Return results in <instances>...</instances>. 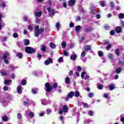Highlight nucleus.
<instances>
[{"instance_id":"f257e3e1","label":"nucleus","mask_w":124,"mask_h":124,"mask_svg":"<svg viewBox=\"0 0 124 124\" xmlns=\"http://www.w3.org/2000/svg\"><path fill=\"white\" fill-rule=\"evenodd\" d=\"M47 3L50 6V7L47 8V10L49 13V16H54L55 14V9H54L53 7L55 6V1H52L51 0H48Z\"/></svg>"},{"instance_id":"f03ea898","label":"nucleus","mask_w":124,"mask_h":124,"mask_svg":"<svg viewBox=\"0 0 124 124\" xmlns=\"http://www.w3.org/2000/svg\"><path fill=\"white\" fill-rule=\"evenodd\" d=\"M34 34L36 37H38V35H39V34H41V33H42V32L44 31V28L39 29V26L38 25L35 26L34 27Z\"/></svg>"},{"instance_id":"7ed1b4c3","label":"nucleus","mask_w":124,"mask_h":124,"mask_svg":"<svg viewBox=\"0 0 124 124\" xmlns=\"http://www.w3.org/2000/svg\"><path fill=\"white\" fill-rule=\"evenodd\" d=\"M25 50L26 53H27V54H33L36 52V50L34 49V48L30 46H26Z\"/></svg>"},{"instance_id":"20e7f679","label":"nucleus","mask_w":124,"mask_h":124,"mask_svg":"<svg viewBox=\"0 0 124 124\" xmlns=\"http://www.w3.org/2000/svg\"><path fill=\"white\" fill-rule=\"evenodd\" d=\"M45 91L46 93H50V92L52 91V89H53V87L50 86V83L49 82H47L45 84Z\"/></svg>"},{"instance_id":"39448f33","label":"nucleus","mask_w":124,"mask_h":124,"mask_svg":"<svg viewBox=\"0 0 124 124\" xmlns=\"http://www.w3.org/2000/svg\"><path fill=\"white\" fill-rule=\"evenodd\" d=\"M25 116L26 118H33L34 117V113L31 111H26Z\"/></svg>"},{"instance_id":"423d86ee","label":"nucleus","mask_w":124,"mask_h":124,"mask_svg":"<svg viewBox=\"0 0 124 124\" xmlns=\"http://www.w3.org/2000/svg\"><path fill=\"white\" fill-rule=\"evenodd\" d=\"M76 2V0H69L68 1V5H69V6H73Z\"/></svg>"},{"instance_id":"0eeeda50","label":"nucleus","mask_w":124,"mask_h":124,"mask_svg":"<svg viewBox=\"0 0 124 124\" xmlns=\"http://www.w3.org/2000/svg\"><path fill=\"white\" fill-rule=\"evenodd\" d=\"M115 31L117 33H120L123 31V29L121 27L119 26L116 28Z\"/></svg>"},{"instance_id":"6e6552de","label":"nucleus","mask_w":124,"mask_h":124,"mask_svg":"<svg viewBox=\"0 0 124 124\" xmlns=\"http://www.w3.org/2000/svg\"><path fill=\"white\" fill-rule=\"evenodd\" d=\"M52 61H53L52 58H49L45 62V64H46V65H48V64H50V63H51V62H52Z\"/></svg>"},{"instance_id":"1a4fd4ad","label":"nucleus","mask_w":124,"mask_h":124,"mask_svg":"<svg viewBox=\"0 0 124 124\" xmlns=\"http://www.w3.org/2000/svg\"><path fill=\"white\" fill-rule=\"evenodd\" d=\"M62 109L64 113H67V112H68V107H67L66 105L63 106L62 108Z\"/></svg>"},{"instance_id":"9d476101","label":"nucleus","mask_w":124,"mask_h":124,"mask_svg":"<svg viewBox=\"0 0 124 124\" xmlns=\"http://www.w3.org/2000/svg\"><path fill=\"white\" fill-rule=\"evenodd\" d=\"M16 91L19 94H21V93H22V87H21V86H17Z\"/></svg>"},{"instance_id":"9b49d317","label":"nucleus","mask_w":124,"mask_h":124,"mask_svg":"<svg viewBox=\"0 0 124 124\" xmlns=\"http://www.w3.org/2000/svg\"><path fill=\"white\" fill-rule=\"evenodd\" d=\"M34 15L36 17H40L42 15V12H36L34 13Z\"/></svg>"},{"instance_id":"f8f14e48","label":"nucleus","mask_w":124,"mask_h":124,"mask_svg":"<svg viewBox=\"0 0 124 124\" xmlns=\"http://www.w3.org/2000/svg\"><path fill=\"white\" fill-rule=\"evenodd\" d=\"M10 55V54H9L8 52L5 53L3 56V60H6L7 57H9Z\"/></svg>"},{"instance_id":"ddd939ff","label":"nucleus","mask_w":124,"mask_h":124,"mask_svg":"<svg viewBox=\"0 0 124 124\" xmlns=\"http://www.w3.org/2000/svg\"><path fill=\"white\" fill-rule=\"evenodd\" d=\"M23 20L25 22H31V18H29L27 16H23Z\"/></svg>"},{"instance_id":"4468645a","label":"nucleus","mask_w":124,"mask_h":124,"mask_svg":"<svg viewBox=\"0 0 124 124\" xmlns=\"http://www.w3.org/2000/svg\"><path fill=\"white\" fill-rule=\"evenodd\" d=\"M74 96V92H71L68 94V97L69 98H71V97H73Z\"/></svg>"},{"instance_id":"2eb2a0df","label":"nucleus","mask_w":124,"mask_h":124,"mask_svg":"<svg viewBox=\"0 0 124 124\" xmlns=\"http://www.w3.org/2000/svg\"><path fill=\"white\" fill-rule=\"evenodd\" d=\"M65 82L66 84H70V78L68 77H66L65 78Z\"/></svg>"},{"instance_id":"dca6fc26","label":"nucleus","mask_w":124,"mask_h":124,"mask_svg":"<svg viewBox=\"0 0 124 124\" xmlns=\"http://www.w3.org/2000/svg\"><path fill=\"white\" fill-rule=\"evenodd\" d=\"M0 73L1 75V76H6V75H7V71L4 70V71H0Z\"/></svg>"},{"instance_id":"f3484780","label":"nucleus","mask_w":124,"mask_h":124,"mask_svg":"<svg viewBox=\"0 0 124 124\" xmlns=\"http://www.w3.org/2000/svg\"><path fill=\"white\" fill-rule=\"evenodd\" d=\"M76 59H77V55L75 54L73 55L70 57V59L72 60V61H76Z\"/></svg>"},{"instance_id":"a211bd4d","label":"nucleus","mask_w":124,"mask_h":124,"mask_svg":"<svg viewBox=\"0 0 124 124\" xmlns=\"http://www.w3.org/2000/svg\"><path fill=\"white\" fill-rule=\"evenodd\" d=\"M92 47L91 46H86L84 47V49L85 51H90V50H91Z\"/></svg>"},{"instance_id":"6ab92c4d","label":"nucleus","mask_w":124,"mask_h":124,"mask_svg":"<svg viewBox=\"0 0 124 124\" xmlns=\"http://www.w3.org/2000/svg\"><path fill=\"white\" fill-rule=\"evenodd\" d=\"M24 45L25 46H28V45H29L30 44V40H24Z\"/></svg>"},{"instance_id":"aec40b11","label":"nucleus","mask_w":124,"mask_h":124,"mask_svg":"<svg viewBox=\"0 0 124 124\" xmlns=\"http://www.w3.org/2000/svg\"><path fill=\"white\" fill-rule=\"evenodd\" d=\"M110 91H113V90H114V89H115V85L114 84H111L108 87Z\"/></svg>"},{"instance_id":"412c9836","label":"nucleus","mask_w":124,"mask_h":124,"mask_svg":"<svg viewBox=\"0 0 124 124\" xmlns=\"http://www.w3.org/2000/svg\"><path fill=\"white\" fill-rule=\"evenodd\" d=\"M122 70H123V69L122 68H121V67H119V68H118L117 69H116V73H121V72H122Z\"/></svg>"},{"instance_id":"4be33fe9","label":"nucleus","mask_w":124,"mask_h":124,"mask_svg":"<svg viewBox=\"0 0 124 124\" xmlns=\"http://www.w3.org/2000/svg\"><path fill=\"white\" fill-rule=\"evenodd\" d=\"M12 82V80L11 79H7L4 80V84L5 85H6L7 84H10Z\"/></svg>"},{"instance_id":"5701e85b","label":"nucleus","mask_w":124,"mask_h":124,"mask_svg":"<svg viewBox=\"0 0 124 124\" xmlns=\"http://www.w3.org/2000/svg\"><path fill=\"white\" fill-rule=\"evenodd\" d=\"M16 56L18 57L19 59H22V57H23V54L21 52L17 53L16 54Z\"/></svg>"},{"instance_id":"b1692460","label":"nucleus","mask_w":124,"mask_h":124,"mask_svg":"<svg viewBox=\"0 0 124 124\" xmlns=\"http://www.w3.org/2000/svg\"><path fill=\"white\" fill-rule=\"evenodd\" d=\"M97 88L98 90H103V86L101 84H98L97 85Z\"/></svg>"},{"instance_id":"393cba45","label":"nucleus","mask_w":124,"mask_h":124,"mask_svg":"<svg viewBox=\"0 0 124 124\" xmlns=\"http://www.w3.org/2000/svg\"><path fill=\"white\" fill-rule=\"evenodd\" d=\"M37 92V89H31V93H33V94H36Z\"/></svg>"},{"instance_id":"a878e982","label":"nucleus","mask_w":124,"mask_h":124,"mask_svg":"<svg viewBox=\"0 0 124 124\" xmlns=\"http://www.w3.org/2000/svg\"><path fill=\"white\" fill-rule=\"evenodd\" d=\"M17 119L19 120H21L22 119V114L20 113H17Z\"/></svg>"},{"instance_id":"bb28decb","label":"nucleus","mask_w":124,"mask_h":124,"mask_svg":"<svg viewBox=\"0 0 124 124\" xmlns=\"http://www.w3.org/2000/svg\"><path fill=\"white\" fill-rule=\"evenodd\" d=\"M50 47H51V49H55L56 48V45L54 43H50Z\"/></svg>"},{"instance_id":"cd10ccee","label":"nucleus","mask_w":124,"mask_h":124,"mask_svg":"<svg viewBox=\"0 0 124 124\" xmlns=\"http://www.w3.org/2000/svg\"><path fill=\"white\" fill-rule=\"evenodd\" d=\"M35 22L36 24L38 25V24H40V19L38 18H36L35 19Z\"/></svg>"},{"instance_id":"c85d7f7f","label":"nucleus","mask_w":124,"mask_h":124,"mask_svg":"<svg viewBox=\"0 0 124 124\" xmlns=\"http://www.w3.org/2000/svg\"><path fill=\"white\" fill-rule=\"evenodd\" d=\"M2 120L4 122H6L8 120V118H7V116L2 117Z\"/></svg>"},{"instance_id":"c756f323","label":"nucleus","mask_w":124,"mask_h":124,"mask_svg":"<svg viewBox=\"0 0 124 124\" xmlns=\"http://www.w3.org/2000/svg\"><path fill=\"white\" fill-rule=\"evenodd\" d=\"M84 124H91V120H90L89 119H86L84 122Z\"/></svg>"},{"instance_id":"7c9ffc66","label":"nucleus","mask_w":124,"mask_h":124,"mask_svg":"<svg viewBox=\"0 0 124 124\" xmlns=\"http://www.w3.org/2000/svg\"><path fill=\"white\" fill-rule=\"evenodd\" d=\"M62 48H65L66 47V43L65 42H62Z\"/></svg>"},{"instance_id":"2f4dec72","label":"nucleus","mask_w":124,"mask_h":124,"mask_svg":"<svg viewBox=\"0 0 124 124\" xmlns=\"http://www.w3.org/2000/svg\"><path fill=\"white\" fill-rule=\"evenodd\" d=\"M80 30H81V26L80 25H78L76 27V31H79Z\"/></svg>"},{"instance_id":"473e14b6","label":"nucleus","mask_w":124,"mask_h":124,"mask_svg":"<svg viewBox=\"0 0 124 124\" xmlns=\"http://www.w3.org/2000/svg\"><path fill=\"white\" fill-rule=\"evenodd\" d=\"M79 95H80V93L78 91H76L75 93V96L76 97H79Z\"/></svg>"},{"instance_id":"72a5a7b5","label":"nucleus","mask_w":124,"mask_h":124,"mask_svg":"<svg viewBox=\"0 0 124 124\" xmlns=\"http://www.w3.org/2000/svg\"><path fill=\"white\" fill-rule=\"evenodd\" d=\"M100 5H101L103 7H104V6H105V2L104 1H103V0L100 1Z\"/></svg>"},{"instance_id":"f704fd0d","label":"nucleus","mask_w":124,"mask_h":124,"mask_svg":"<svg viewBox=\"0 0 124 124\" xmlns=\"http://www.w3.org/2000/svg\"><path fill=\"white\" fill-rule=\"evenodd\" d=\"M61 27V24H60V23L58 22L56 24V28L57 30H59Z\"/></svg>"},{"instance_id":"c9c22d12","label":"nucleus","mask_w":124,"mask_h":124,"mask_svg":"<svg viewBox=\"0 0 124 124\" xmlns=\"http://www.w3.org/2000/svg\"><path fill=\"white\" fill-rule=\"evenodd\" d=\"M41 47H42L41 48V51H43V52H45V51H46V46H42Z\"/></svg>"},{"instance_id":"e433bc0d","label":"nucleus","mask_w":124,"mask_h":124,"mask_svg":"<svg viewBox=\"0 0 124 124\" xmlns=\"http://www.w3.org/2000/svg\"><path fill=\"white\" fill-rule=\"evenodd\" d=\"M115 53L117 56H120V50L119 49H115Z\"/></svg>"},{"instance_id":"4c0bfd02","label":"nucleus","mask_w":124,"mask_h":124,"mask_svg":"<svg viewBox=\"0 0 124 124\" xmlns=\"http://www.w3.org/2000/svg\"><path fill=\"white\" fill-rule=\"evenodd\" d=\"M103 97L105 98H108V97H109V94H108V93H105L103 94Z\"/></svg>"},{"instance_id":"58836bf2","label":"nucleus","mask_w":124,"mask_h":124,"mask_svg":"<svg viewBox=\"0 0 124 124\" xmlns=\"http://www.w3.org/2000/svg\"><path fill=\"white\" fill-rule=\"evenodd\" d=\"M98 55H99V57H102V56H103V52L100 51L98 52Z\"/></svg>"},{"instance_id":"ea45409f","label":"nucleus","mask_w":124,"mask_h":124,"mask_svg":"<svg viewBox=\"0 0 124 124\" xmlns=\"http://www.w3.org/2000/svg\"><path fill=\"white\" fill-rule=\"evenodd\" d=\"M119 18H121V19H124V14L121 13L119 14Z\"/></svg>"},{"instance_id":"a19ab883","label":"nucleus","mask_w":124,"mask_h":124,"mask_svg":"<svg viewBox=\"0 0 124 124\" xmlns=\"http://www.w3.org/2000/svg\"><path fill=\"white\" fill-rule=\"evenodd\" d=\"M77 71H79V72H80L82 70V68H81V67L80 66H78L77 67Z\"/></svg>"},{"instance_id":"79ce46f5","label":"nucleus","mask_w":124,"mask_h":124,"mask_svg":"<svg viewBox=\"0 0 124 124\" xmlns=\"http://www.w3.org/2000/svg\"><path fill=\"white\" fill-rule=\"evenodd\" d=\"M85 74H86V72H82L81 74V77L82 79L84 78V76H85Z\"/></svg>"},{"instance_id":"37998d69","label":"nucleus","mask_w":124,"mask_h":124,"mask_svg":"<svg viewBox=\"0 0 124 124\" xmlns=\"http://www.w3.org/2000/svg\"><path fill=\"white\" fill-rule=\"evenodd\" d=\"M3 91H4L5 92H6V91H8V87L6 86H4L3 88Z\"/></svg>"},{"instance_id":"c03bdc74","label":"nucleus","mask_w":124,"mask_h":124,"mask_svg":"<svg viewBox=\"0 0 124 124\" xmlns=\"http://www.w3.org/2000/svg\"><path fill=\"white\" fill-rule=\"evenodd\" d=\"M62 61H63V58H62V57H61L58 59V62H62Z\"/></svg>"},{"instance_id":"a18cd8bd","label":"nucleus","mask_w":124,"mask_h":124,"mask_svg":"<svg viewBox=\"0 0 124 124\" xmlns=\"http://www.w3.org/2000/svg\"><path fill=\"white\" fill-rule=\"evenodd\" d=\"M85 56H86V53L85 52V51H83L81 53V57H82V58H85Z\"/></svg>"},{"instance_id":"49530a36","label":"nucleus","mask_w":124,"mask_h":124,"mask_svg":"<svg viewBox=\"0 0 124 124\" xmlns=\"http://www.w3.org/2000/svg\"><path fill=\"white\" fill-rule=\"evenodd\" d=\"M27 84V81L26 80H22L21 81V85H22V86H25V85H26Z\"/></svg>"},{"instance_id":"de8ad7c7","label":"nucleus","mask_w":124,"mask_h":124,"mask_svg":"<svg viewBox=\"0 0 124 124\" xmlns=\"http://www.w3.org/2000/svg\"><path fill=\"white\" fill-rule=\"evenodd\" d=\"M108 57L109 59H113V57H114V56L111 53H109L108 54Z\"/></svg>"},{"instance_id":"09e8293b","label":"nucleus","mask_w":124,"mask_h":124,"mask_svg":"<svg viewBox=\"0 0 124 124\" xmlns=\"http://www.w3.org/2000/svg\"><path fill=\"white\" fill-rule=\"evenodd\" d=\"M51 109L48 108L46 110V113L47 115H50L51 114Z\"/></svg>"},{"instance_id":"8fccbe9b","label":"nucleus","mask_w":124,"mask_h":124,"mask_svg":"<svg viewBox=\"0 0 124 124\" xmlns=\"http://www.w3.org/2000/svg\"><path fill=\"white\" fill-rule=\"evenodd\" d=\"M58 87V84L57 83H54L52 86L53 89H57Z\"/></svg>"},{"instance_id":"3c124183","label":"nucleus","mask_w":124,"mask_h":124,"mask_svg":"<svg viewBox=\"0 0 124 124\" xmlns=\"http://www.w3.org/2000/svg\"><path fill=\"white\" fill-rule=\"evenodd\" d=\"M13 37H14V38H17V37H18V34H17L16 33H14L13 34Z\"/></svg>"},{"instance_id":"603ef678","label":"nucleus","mask_w":124,"mask_h":124,"mask_svg":"<svg viewBox=\"0 0 124 124\" xmlns=\"http://www.w3.org/2000/svg\"><path fill=\"white\" fill-rule=\"evenodd\" d=\"M62 6L64 7V8H66L67 7V4H66V3L65 2H63L62 3Z\"/></svg>"},{"instance_id":"864d4df0","label":"nucleus","mask_w":124,"mask_h":124,"mask_svg":"<svg viewBox=\"0 0 124 124\" xmlns=\"http://www.w3.org/2000/svg\"><path fill=\"white\" fill-rule=\"evenodd\" d=\"M93 95H94V94H93V93H89V96L90 97H93Z\"/></svg>"},{"instance_id":"5fc2aeb1","label":"nucleus","mask_w":124,"mask_h":124,"mask_svg":"<svg viewBox=\"0 0 124 124\" xmlns=\"http://www.w3.org/2000/svg\"><path fill=\"white\" fill-rule=\"evenodd\" d=\"M89 116H93V111L90 110L89 112Z\"/></svg>"},{"instance_id":"6e6d98bb","label":"nucleus","mask_w":124,"mask_h":124,"mask_svg":"<svg viewBox=\"0 0 124 124\" xmlns=\"http://www.w3.org/2000/svg\"><path fill=\"white\" fill-rule=\"evenodd\" d=\"M59 119H60V121H61L62 122V124H63V116H60Z\"/></svg>"},{"instance_id":"4d7b16f0","label":"nucleus","mask_w":124,"mask_h":124,"mask_svg":"<svg viewBox=\"0 0 124 124\" xmlns=\"http://www.w3.org/2000/svg\"><path fill=\"white\" fill-rule=\"evenodd\" d=\"M110 6L111 7H115V4H114V2L111 1L110 2Z\"/></svg>"},{"instance_id":"13d9d810","label":"nucleus","mask_w":124,"mask_h":124,"mask_svg":"<svg viewBox=\"0 0 124 124\" xmlns=\"http://www.w3.org/2000/svg\"><path fill=\"white\" fill-rule=\"evenodd\" d=\"M0 6H1V7H5V2H3L1 4V5H0Z\"/></svg>"},{"instance_id":"bf43d9fd","label":"nucleus","mask_w":124,"mask_h":124,"mask_svg":"<svg viewBox=\"0 0 124 124\" xmlns=\"http://www.w3.org/2000/svg\"><path fill=\"white\" fill-rule=\"evenodd\" d=\"M91 13L92 14H95V13H96V11L95 9H93L92 11H91Z\"/></svg>"},{"instance_id":"052dcab7","label":"nucleus","mask_w":124,"mask_h":124,"mask_svg":"<svg viewBox=\"0 0 124 124\" xmlns=\"http://www.w3.org/2000/svg\"><path fill=\"white\" fill-rule=\"evenodd\" d=\"M23 33L25 35H27V34H28V31L26 30H23Z\"/></svg>"},{"instance_id":"680f3d73","label":"nucleus","mask_w":124,"mask_h":124,"mask_svg":"<svg viewBox=\"0 0 124 124\" xmlns=\"http://www.w3.org/2000/svg\"><path fill=\"white\" fill-rule=\"evenodd\" d=\"M44 114L45 113L44 112H41L39 115L40 117H43V116H44Z\"/></svg>"},{"instance_id":"e2e57ef3","label":"nucleus","mask_w":124,"mask_h":124,"mask_svg":"<svg viewBox=\"0 0 124 124\" xmlns=\"http://www.w3.org/2000/svg\"><path fill=\"white\" fill-rule=\"evenodd\" d=\"M83 106L85 108H88V107H89V105L87 103H84Z\"/></svg>"},{"instance_id":"0e129e2a","label":"nucleus","mask_w":124,"mask_h":124,"mask_svg":"<svg viewBox=\"0 0 124 124\" xmlns=\"http://www.w3.org/2000/svg\"><path fill=\"white\" fill-rule=\"evenodd\" d=\"M110 35H114V34H115V31H110Z\"/></svg>"},{"instance_id":"69168bd1","label":"nucleus","mask_w":124,"mask_h":124,"mask_svg":"<svg viewBox=\"0 0 124 124\" xmlns=\"http://www.w3.org/2000/svg\"><path fill=\"white\" fill-rule=\"evenodd\" d=\"M63 55L64 56H67L68 55V53L66 52V51H63Z\"/></svg>"},{"instance_id":"338daca9","label":"nucleus","mask_w":124,"mask_h":124,"mask_svg":"<svg viewBox=\"0 0 124 124\" xmlns=\"http://www.w3.org/2000/svg\"><path fill=\"white\" fill-rule=\"evenodd\" d=\"M69 75L70 76H71V75H73V71H70L69 73Z\"/></svg>"},{"instance_id":"774afa93","label":"nucleus","mask_w":124,"mask_h":124,"mask_svg":"<svg viewBox=\"0 0 124 124\" xmlns=\"http://www.w3.org/2000/svg\"><path fill=\"white\" fill-rule=\"evenodd\" d=\"M121 25L123 26V27H124V21H123V20H122V21H121Z\"/></svg>"}]
</instances>
